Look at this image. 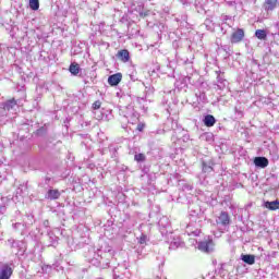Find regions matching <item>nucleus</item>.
Here are the masks:
<instances>
[{"label": "nucleus", "mask_w": 279, "mask_h": 279, "mask_svg": "<svg viewBox=\"0 0 279 279\" xmlns=\"http://www.w3.org/2000/svg\"><path fill=\"white\" fill-rule=\"evenodd\" d=\"M84 250V256L90 265L99 269H108V267H110V260H112L114 256V251L96 250L94 246H85Z\"/></svg>", "instance_id": "f257e3e1"}, {"label": "nucleus", "mask_w": 279, "mask_h": 279, "mask_svg": "<svg viewBox=\"0 0 279 279\" xmlns=\"http://www.w3.org/2000/svg\"><path fill=\"white\" fill-rule=\"evenodd\" d=\"M216 223L220 234H223L228 229V226H230V215L228 211H221L219 217L216 218Z\"/></svg>", "instance_id": "f03ea898"}, {"label": "nucleus", "mask_w": 279, "mask_h": 279, "mask_svg": "<svg viewBox=\"0 0 279 279\" xmlns=\"http://www.w3.org/2000/svg\"><path fill=\"white\" fill-rule=\"evenodd\" d=\"M197 247L201 252H204L205 254H213V252H215V242L213 241V238L207 236L204 238L203 241L198 242Z\"/></svg>", "instance_id": "7ed1b4c3"}, {"label": "nucleus", "mask_w": 279, "mask_h": 279, "mask_svg": "<svg viewBox=\"0 0 279 279\" xmlns=\"http://www.w3.org/2000/svg\"><path fill=\"white\" fill-rule=\"evenodd\" d=\"M14 108H16V100L14 99L2 102L0 105V114H5V117H9L8 112L14 110Z\"/></svg>", "instance_id": "20e7f679"}, {"label": "nucleus", "mask_w": 279, "mask_h": 279, "mask_svg": "<svg viewBox=\"0 0 279 279\" xmlns=\"http://www.w3.org/2000/svg\"><path fill=\"white\" fill-rule=\"evenodd\" d=\"M243 38H245V31L243 28H238L231 34L230 43L232 45H238V43H242Z\"/></svg>", "instance_id": "39448f33"}, {"label": "nucleus", "mask_w": 279, "mask_h": 279, "mask_svg": "<svg viewBox=\"0 0 279 279\" xmlns=\"http://www.w3.org/2000/svg\"><path fill=\"white\" fill-rule=\"evenodd\" d=\"M124 117L129 119V123H134L135 121H138V117H141V114L138 111L134 110V107L129 106L126 107Z\"/></svg>", "instance_id": "423d86ee"}, {"label": "nucleus", "mask_w": 279, "mask_h": 279, "mask_svg": "<svg viewBox=\"0 0 279 279\" xmlns=\"http://www.w3.org/2000/svg\"><path fill=\"white\" fill-rule=\"evenodd\" d=\"M12 274H14V270L11 265L2 264L0 266V279H10L12 278Z\"/></svg>", "instance_id": "0eeeda50"}, {"label": "nucleus", "mask_w": 279, "mask_h": 279, "mask_svg": "<svg viewBox=\"0 0 279 279\" xmlns=\"http://www.w3.org/2000/svg\"><path fill=\"white\" fill-rule=\"evenodd\" d=\"M122 80H123V74L121 72H118L116 74L109 75L108 84L109 86H119Z\"/></svg>", "instance_id": "6e6552de"}, {"label": "nucleus", "mask_w": 279, "mask_h": 279, "mask_svg": "<svg viewBox=\"0 0 279 279\" xmlns=\"http://www.w3.org/2000/svg\"><path fill=\"white\" fill-rule=\"evenodd\" d=\"M253 162L257 169H267L269 167V159L267 157H255Z\"/></svg>", "instance_id": "1a4fd4ad"}, {"label": "nucleus", "mask_w": 279, "mask_h": 279, "mask_svg": "<svg viewBox=\"0 0 279 279\" xmlns=\"http://www.w3.org/2000/svg\"><path fill=\"white\" fill-rule=\"evenodd\" d=\"M113 275L116 276H124L128 278L130 276V270L125 264L118 265V267L113 268Z\"/></svg>", "instance_id": "9d476101"}, {"label": "nucleus", "mask_w": 279, "mask_h": 279, "mask_svg": "<svg viewBox=\"0 0 279 279\" xmlns=\"http://www.w3.org/2000/svg\"><path fill=\"white\" fill-rule=\"evenodd\" d=\"M191 219H204V211L199 206L190 207Z\"/></svg>", "instance_id": "9b49d317"}, {"label": "nucleus", "mask_w": 279, "mask_h": 279, "mask_svg": "<svg viewBox=\"0 0 279 279\" xmlns=\"http://www.w3.org/2000/svg\"><path fill=\"white\" fill-rule=\"evenodd\" d=\"M138 244L140 247L136 248V253H137V258L143 257V247H145V245H147V235L146 234H141V236L138 238Z\"/></svg>", "instance_id": "f8f14e48"}, {"label": "nucleus", "mask_w": 279, "mask_h": 279, "mask_svg": "<svg viewBox=\"0 0 279 279\" xmlns=\"http://www.w3.org/2000/svg\"><path fill=\"white\" fill-rule=\"evenodd\" d=\"M175 59L179 64H193V57L189 58V56L184 53H177Z\"/></svg>", "instance_id": "ddd939ff"}, {"label": "nucleus", "mask_w": 279, "mask_h": 279, "mask_svg": "<svg viewBox=\"0 0 279 279\" xmlns=\"http://www.w3.org/2000/svg\"><path fill=\"white\" fill-rule=\"evenodd\" d=\"M217 73V86L219 90H223L226 88V85L228 84V81L226 80V76H223V72L216 71Z\"/></svg>", "instance_id": "4468645a"}, {"label": "nucleus", "mask_w": 279, "mask_h": 279, "mask_svg": "<svg viewBox=\"0 0 279 279\" xmlns=\"http://www.w3.org/2000/svg\"><path fill=\"white\" fill-rule=\"evenodd\" d=\"M62 193H60L58 190L49 189L45 195L46 199H50L51 202L56 199H60V196Z\"/></svg>", "instance_id": "2eb2a0df"}, {"label": "nucleus", "mask_w": 279, "mask_h": 279, "mask_svg": "<svg viewBox=\"0 0 279 279\" xmlns=\"http://www.w3.org/2000/svg\"><path fill=\"white\" fill-rule=\"evenodd\" d=\"M47 240H48V247H56V245H58V241L60 240L56 233H53L52 231H49L47 233Z\"/></svg>", "instance_id": "dca6fc26"}, {"label": "nucleus", "mask_w": 279, "mask_h": 279, "mask_svg": "<svg viewBox=\"0 0 279 279\" xmlns=\"http://www.w3.org/2000/svg\"><path fill=\"white\" fill-rule=\"evenodd\" d=\"M202 167H203V173L207 175L213 173V171H215V169L213 168L215 167V162H213V160L203 161Z\"/></svg>", "instance_id": "f3484780"}, {"label": "nucleus", "mask_w": 279, "mask_h": 279, "mask_svg": "<svg viewBox=\"0 0 279 279\" xmlns=\"http://www.w3.org/2000/svg\"><path fill=\"white\" fill-rule=\"evenodd\" d=\"M117 58L121 62H124V63L130 62V51L128 49H122V50L118 51Z\"/></svg>", "instance_id": "a211bd4d"}, {"label": "nucleus", "mask_w": 279, "mask_h": 279, "mask_svg": "<svg viewBox=\"0 0 279 279\" xmlns=\"http://www.w3.org/2000/svg\"><path fill=\"white\" fill-rule=\"evenodd\" d=\"M240 259L246 265H254L256 263V255L242 254Z\"/></svg>", "instance_id": "6ab92c4d"}, {"label": "nucleus", "mask_w": 279, "mask_h": 279, "mask_svg": "<svg viewBox=\"0 0 279 279\" xmlns=\"http://www.w3.org/2000/svg\"><path fill=\"white\" fill-rule=\"evenodd\" d=\"M275 8H278V0H266L264 9L266 12H274Z\"/></svg>", "instance_id": "aec40b11"}, {"label": "nucleus", "mask_w": 279, "mask_h": 279, "mask_svg": "<svg viewBox=\"0 0 279 279\" xmlns=\"http://www.w3.org/2000/svg\"><path fill=\"white\" fill-rule=\"evenodd\" d=\"M203 123L206 128H213L217 123V119L213 114H207L204 117Z\"/></svg>", "instance_id": "412c9836"}, {"label": "nucleus", "mask_w": 279, "mask_h": 279, "mask_svg": "<svg viewBox=\"0 0 279 279\" xmlns=\"http://www.w3.org/2000/svg\"><path fill=\"white\" fill-rule=\"evenodd\" d=\"M178 247H184V243L180 238H173L170 242L169 250H178Z\"/></svg>", "instance_id": "4be33fe9"}, {"label": "nucleus", "mask_w": 279, "mask_h": 279, "mask_svg": "<svg viewBox=\"0 0 279 279\" xmlns=\"http://www.w3.org/2000/svg\"><path fill=\"white\" fill-rule=\"evenodd\" d=\"M11 222H12V230L14 231V232H21V230H25V228H27V227H25V222H21V221H15V220H11Z\"/></svg>", "instance_id": "5701e85b"}, {"label": "nucleus", "mask_w": 279, "mask_h": 279, "mask_svg": "<svg viewBox=\"0 0 279 279\" xmlns=\"http://www.w3.org/2000/svg\"><path fill=\"white\" fill-rule=\"evenodd\" d=\"M27 193V184H21L15 191V197H25Z\"/></svg>", "instance_id": "b1692460"}, {"label": "nucleus", "mask_w": 279, "mask_h": 279, "mask_svg": "<svg viewBox=\"0 0 279 279\" xmlns=\"http://www.w3.org/2000/svg\"><path fill=\"white\" fill-rule=\"evenodd\" d=\"M186 234L189 236H199V229H193V225H187L185 229Z\"/></svg>", "instance_id": "393cba45"}, {"label": "nucleus", "mask_w": 279, "mask_h": 279, "mask_svg": "<svg viewBox=\"0 0 279 279\" xmlns=\"http://www.w3.org/2000/svg\"><path fill=\"white\" fill-rule=\"evenodd\" d=\"M265 208H268V210H279V201H267L265 203Z\"/></svg>", "instance_id": "a878e982"}, {"label": "nucleus", "mask_w": 279, "mask_h": 279, "mask_svg": "<svg viewBox=\"0 0 279 279\" xmlns=\"http://www.w3.org/2000/svg\"><path fill=\"white\" fill-rule=\"evenodd\" d=\"M158 226L159 228H163L165 230H167L168 228H170L171 222L169 221V218L163 216L159 219Z\"/></svg>", "instance_id": "bb28decb"}, {"label": "nucleus", "mask_w": 279, "mask_h": 279, "mask_svg": "<svg viewBox=\"0 0 279 279\" xmlns=\"http://www.w3.org/2000/svg\"><path fill=\"white\" fill-rule=\"evenodd\" d=\"M255 38H257L258 40H267V31L265 29L255 31Z\"/></svg>", "instance_id": "cd10ccee"}, {"label": "nucleus", "mask_w": 279, "mask_h": 279, "mask_svg": "<svg viewBox=\"0 0 279 279\" xmlns=\"http://www.w3.org/2000/svg\"><path fill=\"white\" fill-rule=\"evenodd\" d=\"M69 71L72 75H78L80 71H82V69L80 68V64L77 63H71Z\"/></svg>", "instance_id": "c85d7f7f"}, {"label": "nucleus", "mask_w": 279, "mask_h": 279, "mask_svg": "<svg viewBox=\"0 0 279 279\" xmlns=\"http://www.w3.org/2000/svg\"><path fill=\"white\" fill-rule=\"evenodd\" d=\"M143 86L145 87V95L143 97H137V99H142L145 100V97H147V95H154V87H151V85H145V83H143Z\"/></svg>", "instance_id": "c756f323"}, {"label": "nucleus", "mask_w": 279, "mask_h": 279, "mask_svg": "<svg viewBox=\"0 0 279 279\" xmlns=\"http://www.w3.org/2000/svg\"><path fill=\"white\" fill-rule=\"evenodd\" d=\"M28 5H29L31 10L36 12L37 10L40 9V1L39 0H29Z\"/></svg>", "instance_id": "7c9ffc66"}, {"label": "nucleus", "mask_w": 279, "mask_h": 279, "mask_svg": "<svg viewBox=\"0 0 279 279\" xmlns=\"http://www.w3.org/2000/svg\"><path fill=\"white\" fill-rule=\"evenodd\" d=\"M203 141H206L207 143H214L215 142V135L210 132L204 133L202 135Z\"/></svg>", "instance_id": "2f4dec72"}, {"label": "nucleus", "mask_w": 279, "mask_h": 279, "mask_svg": "<svg viewBox=\"0 0 279 279\" xmlns=\"http://www.w3.org/2000/svg\"><path fill=\"white\" fill-rule=\"evenodd\" d=\"M27 220H23V223L26 228H29V226H34V215H26Z\"/></svg>", "instance_id": "473e14b6"}, {"label": "nucleus", "mask_w": 279, "mask_h": 279, "mask_svg": "<svg viewBox=\"0 0 279 279\" xmlns=\"http://www.w3.org/2000/svg\"><path fill=\"white\" fill-rule=\"evenodd\" d=\"M134 160L136 162H145V160H147V157L145 156V154L140 153V154H135Z\"/></svg>", "instance_id": "72a5a7b5"}, {"label": "nucleus", "mask_w": 279, "mask_h": 279, "mask_svg": "<svg viewBox=\"0 0 279 279\" xmlns=\"http://www.w3.org/2000/svg\"><path fill=\"white\" fill-rule=\"evenodd\" d=\"M5 173H8V165L0 162V178H5Z\"/></svg>", "instance_id": "f704fd0d"}, {"label": "nucleus", "mask_w": 279, "mask_h": 279, "mask_svg": "<svg viewBox=\"0 0 279 279\" xmlns=\"http://www.w3.org/2000/svg\"><path fill=\"white\" fill-rule=\"evenodd\" d=\"M166 125L170 128L171 130H177L178 128V122L173 121V119H168Z\"/></svg>", "instance_id": "c9c22d12"}, {"label": "nucleus", "mask_w": 279, "mask_h": 279, "mask_svg": "<svg viewBox=\"0 0 279 279\" xmlns=\"http://www.w3.org/2000/svg\"><path fill=\"white\" fill-rule=\"evenodd\" d=\"M182 191H193V185L191 183H182Z\"/></svg>", "instance_id": "e433bc0d"}, {"label": "nucleus", "mask_w": 279, "mask_h": 279, "mask_svg": "<svg viewBox=\"0 0 279 279\" xmlns=\"http://www.w3.org/2000/svg\"><path fill=\"white\" fill-rule=\"evenodd\" d=\"M8 121H9L8 116L0 113V125H5Z\"/></svg>", "instance_id": "4c0bfd02"}, {"label": "nucleus", "mask_w": 279, "mask_h": 279, "mask_svg": "<svg viewBox=\"0 0 279 279\" xmlns=\"http://www.w3.org/2000/svg\"><path fill=\"white\" fill-rule=\"evenodd\" d=\"M8 243H12L11 248L14 250V248L19 247L21 242H16L14 239H9Z\"/></svg>", "instance_id": "58836bf2"}, {"label": "nucleus", "mask_w": 279, "mask_h": 279, "mask_svg": "<svg viewBox=\"0 0 279 279\" xmlns=\"http://www.w3.org/2000/svg\"><path fill=\"white\" fill-rule=\"evenodd\" d=\"M93 110H99V108H101V100H96L93 105H92Z\"/></svg>", "instance_id": "ea45409f"}, {"label": "nucleus", "mask_w": 279, "mask_h": 279, "mask_svg": "<svg viewBox=\"0 0 279 279\" xmlns=\"http://www.w3.org/2000/svg\"><path fill=\"white\" fill-rule=\"evenodd\" d=\"M145 130V123L140 122L136 126L137 132H143Z\"/></svg>", "instance_id": "a19ab883"}, {"label": "nucleus", "mask_w": 279, "mask_h": 279, "mask_svg": "<svg viewBox=\"0 0 279 279\" xmlns=\"http://www.w3.org/2000/svg\"><path fill=\"white\" fill-rule=\"evenodd\" d=\"M234 112H235V114H238V117H243V111H241V109H239V108H234Z\"/></svg>", "instance_id": "79ce46f5"}, {"label": "nucleus", "mask_w": 279, "mask_h": 279, "mask_svg": "<svg viewBox=\"0 0 279 279\" xmlns=\"http://www.w3.org/2000/svg\"><path fill=\"white\" fill-rule=\"evenodd\" d=\"M5 210H8V208L4 205L0 206V215H4Z\"/></svg>", "instance_id": "37998d69"}, {"label": "nucleus", "mask_w": 279, "mask_h": 279, "mask_svg": "<svg viewBox=\"0 0 279 279\" xmlns=\"http://www.w3.org/2000/svg\"><path fill=\"white\" fill-rule=\"evenodd\" d=\"M222 49L226 51L227 56H230V48L228 46H222Z\"/></svg>", "instance_id": "c03bdc74"}, {"label": "nucleus", "mask_w": 279, "mask_h": 279, "mask_svg": "<svg viewBox=\"0 0 279 279\" xmlns=\"http://www.w3.org/2000/svg\"><path fill=\"white\" fill-rule=\"evenodd\" d=\"M117 147H110L111 154H113L114 157H117Z\"/></svg>", "instance_id": "a18cd8bd"}, {"label": "nucleus", "mask_w": 279, "mask_h": 279, "mask_svg": "<svg viewBox=\"0 0 279 279\" xmlns=\"http://www.w3.org/2000/svg\"><path fill=\"white\" fill-rule=\"evenodd\" d=\"M50 182H51V178L50 177H46L45 178V184L49 185Z\"/></svg>", "instance_id": "49530a36"}, {"label": "nucleus", "mask_w": 279, "mask_h": 279, "mask_svg": "<svg viewBox=\"0 0 279 279\" xmlns=\"http://www.w3.org/2000/svg\"><path fill=\"white\" fill-rule=\"evenodd\" d=\"M44 132H45V129H44V128L38 129V130H37V135L40 136V134H43Z\"/></svg>", "instance_id": "de8ad7c7"}, {"label": "nucleus", "mask_w": 279, "mask_h": 279, "mask_svg": "<svg viewBox=\"0 0 279 279\" xmlns=\"http://www.w3.org/2000/svg\"><path fill=\"white\" fill-rule=\"evenodd\" d=\"M43 226H44V228H49V220H45V221L43 222Z\"/></svg>", "instance_id": "09e8293b"}, {"label": "nucleus", "mask_w": 279, "mask_h": 279, "mask_svg": "<svg viewBox=\"0 0 279 279\" xmlns=\"http://www.w3.org/2000/svg\"><path fill=\"white\" fill-rule=\"evenodd\" d=\"M229 19H232V17L229 16V15H223V16H222V21H229Z\"/></svg>", "instance_id": "8fccbe9b"}, {"label": "nucleus", "mask_w": 279, "mask_h": 279, "mask_svg": "<svg viewBox=\"0 0 279 279\" xmlns=\"http://www.w3.org/2000/svg\"><path fill=\"white\" fill-rule=\"evenodd\" d=\"M186 81H187V82H191V76H186V77H185V82H186Z\"/></svg>", "instance_id": "3c124183"}, {"label": "nucleus", "mask_w": 279, "mask_h": 279, "mask_svg": "<svg viewBox=\"0 0 279 279\" xmlns=\"http://www.w3.org/2000/svg\"><path fill=\"white\" fill-rule=\"evenodd\" d=\"M205 23H206V24L210 23V20H206Z\"/></svg>", "instance_id": "603ef678"}, {"label": "nucleus", "mask_w": 279, "mask_h": 279, "mask_svg": "<svg viewBox=\"0 0 279 279\" xmlns=\"http://www.w3.org/2000/svg\"><path fill=\"white\" fill-rule=\"evenodd\" d=\"M9 244H10V247H12V242H9Z\"/></svg>", "instance_id": "864d4df0"}, {"label": "nucleus", "mask_w": 279, "mask_h": 279, "mask_svg": "<svg viewBox=\"0 0 279 279\" xmlns=\"http://www.w3.org/2000/svg\"><path fill=\"white\" fill-rule=\"evenodd\" d=\"M131 80H134V76L131 75Z\"/></svg>", "instance_id": "5fc2aeb1"}, {"label": "nucleus", "mask_w": 279, "mask_h": 279, "mask_svg": "<svg viewBox=\"0 0 279 279\" xmlns=\"http://www.w3.org/2000/svg\"><path fill=\"white\" fill-rule=\"evenodd\" d=\"M156 279H160V277H156Z\"/></svg>", "instance_id": "6e6d98bb"}, {"label": "nucleus", "mask_w": 279, "mask_h": 279, "mask_svg": "<svg viewBox=\"0 0 279 279\" xmlns=\"http://www.w3.org/2000/svg\"><path fill=\"white\" fill-rule=\"evenodd\" d=\"M0 56H1V48H0Z\"/></svg>", "instance_id": "4d7b16f0"}]
</instances>
